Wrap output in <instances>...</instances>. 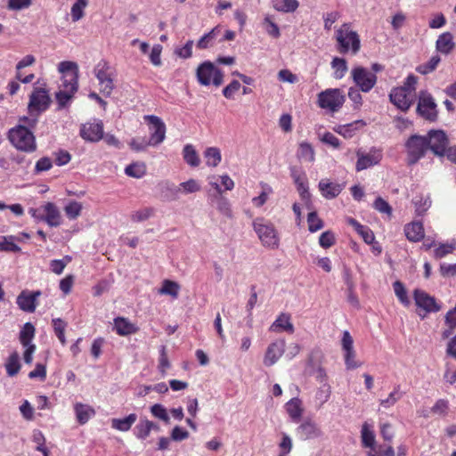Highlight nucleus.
Instances as JSON below:
<instances>
[{
    "label": "nucleus",
    "instance_id": "nucleus-1",
    "mask_svg": "<svg viewBox=\"0 0 456 456\" xmlns=\"http://www.w3.org/2000/svg\"><path fill=\"white\" fill-rule=\"evenodd\" d=\"M58 71L61 74V85L55 94L60 108L66 107L78 89V66L71 61H61Z\"/></svg>",
    "mask_w": 456,
    "mask_h": 456
},
{
    "label": "nucleus",
    "instance_id": "nucleus-2",
    "mask_svg": "<svg viewBox=\"0 0 456 456\" xmlns=\"http://www.w3.org/2000/svg\"><path fill=\"white\" fill-rule=\"evenodd\" d=\"M7 139L20 151L32 153L37 150L36 137L33 132L24 125H17L10 128Z\"/></svg>",
    "mask_w": 456,
    "mask_h": 456
},
{
    "label": "nucleus",
    "instance_id": "nucleus-3",
    "mask_svg": "<svg viewBox=\"0 0 456 456\" xmlns=\"http://www.w3.org/2000/svg\"><path fill=\"white\" fill-rule=\"evenodd\" d=\"M253 228L264 247L272 249L279 247V234L272 222L263 217H258L253 221Z\"/></svg>",
    "mask_w": 456,
    "mask_h": 456
},
{
    "label": "nucleus",
    "instance_id": "nucleus-4",
    "mask_svg": "<svg viewBox=\"0 0 456 456\" xmlns=\"http://www.w3.org/2000/svg\"><path fill=\"white\" fill-rule=\"evenodd\" d=\"M406 159L409 165L416 164L428 151V143L426 136L412 134L404 143Z\"/></svg>",
    "mask_w": 456,
    "mask_h": 456
},
{
    "label": "nucleus",
    "instance_id": "nucleus-5",
    "mask_svg": "<svg viewBox=\"0 0 456 456\" xmlns=\"http://www.w3.org/2000/svg\"><path fill=\"white\" fill-rule=\"evenodd\" d=\"M336 39L338 44V51L346 53L351 51L354 54L360 49V38L355 31L350 28L347 23L343 24L336 32Z\"/></svg>",
    "mask_w": 456,
    "mask_h": 456
},
{
    "label": "nucleus",
    "instance_id": "nucleus-6",
    "mask_svg": "<svg viewBox=\"0 0 456 456\" xmlns=\"http://www.w3.org/2000/svg\"><path fill=\"white\" fill-rule=\"evenodd\" d=\"M417 114L429 122H435L438 117L437 104L430 93L421 90L418 95Z\"/></svg>",
    "mask_w": 456,
    "mask_h": 456
},
{
    "label": "nucleus",
    "instance_id": "nucleus-7",
    "mask_svg": "<svg viewBox=\"0 0 456 456\" xmlns=\"http://www.w3.org/2000/svg\"><path fill=\"white\" fill-rule=\"evenodd\" d=\"M196 74L199 83L203 86L213 84L219 86L224 80L223 72L208 61L202 62L198 67Z\"/></svg>",
    "mask_w": 456,
    "mask_h": 456
},
{
    "label": "nucleus",
    "instance_id": "nucleus-8",
    "mask_svg": "<svg viewBox=\"0 0 456 456\" xmlns=\"http://www.w3.org/2000/svg\"><path fill=\"white\" fill-rule=\"evenodd\" d=\"M94 73L99 81L100 91L105 96H110L114 89V74L110 64L105 60H101L94 67Z\"/></svg>",
    "mask_w": 456,
    "mask_h": 456
},
{
    "label": "nucleus",
    "instance_id": "nucleus-9",
    "mask_svg": "<svg viewBox=\"0 0 456 456\" xmlns=\"http://www.w3.org/2000/svg\"><path fill=\"white\" fill-rule=\"evenodd\" d=\"M318 105L330 112L338 111L345 102V95L338 88H330L318 94Z\"/></svg>",
    "mask_w": 456,
    "mask_h": 456
},
{
    "label": "nucleus",
    "instance_id": "nucleus-10",
    "mask_svg": "<svg viewBox=\"0 0 456 456\" xmlns=\"http://www.w3.org/2000/svg\"><path fill=\"white\" fill-rule=\"evenodd\" d=\"M51 104V97L45 88L36 87L29 95L28 110L31 116L45 112Z\"/></svg>",
    "mask_w": 456,
    "mask_h": 456
},
{
    "label": "nucleus",
    "instance_id": "nucleus-11",
    "mask_svg": "<svg viewBox=\"0 0 456 456\" xmlns=\"http://www.w3.org/2000/svg\"><path fill=\"white\" fill-rule=\"evenodd\" d=\"M36 329L31 322H26L19 334V340L25 348L23 353V360L26 363L30 364L33 361V354L36 351V345L32 343L35 338Z\"/></svg>",
    "mask_w": 456,
    "mask_h": 456
},
{
    "label": "nucleus",
    "instance_id": "nucleus-12",
    "mask_svg": "<svg viewBox=\"0 0 456 456\" xmlns=\"http://www.w3.org/2000/svg\"><path fill=\"white\" fill-rule=\"evenodd\" d=\"M351 77L356 86L363 93L370 92L377 83L376 74L360 66L351 70Z\"/></svg>",
    "mask_w": 456,
    "mask_h": 456
},
{
    "label": "nucleus",
    "instance_id": "nucleus-13",
    "mask_svg": "<svg viewBox=\"0 0 456 456\" xmlns=\"http://www.w3.org/2000/svg\"><path fill=\"white\" fill-rule=\"evenodd\" d=\"M144 120L150 125L149 143L155 147L162 143L166 139L167 127L163 120L155 115L144 116Z\"/></svg>",
    "mask_w": 456,
    "mask_h": 456
},
{
    "label": "nucleus",
    "instance_id": "nucleus-14",
    "mask_svg": "<svg viewBox=\"0 0 456 456\" xmlns=\"http://www.w3.org/2000/svg\"><path fill=\"white\" fill-rule=\"evenodd\" d=\"M357 162L355 165L356 171L360 172L378 165L383 157L382 151L379 148L372 147L368 152L361 150L356 151Z\"/></svg>",
    "mask_w": 456,
    "mask_h": 456
},
{
    "label": "nucleus",
    "instance_id": "nucleus-15",
    "mask_svg": "<svg viewBox=\"0 0 456 456\" xmlns=\"http://www.w3.org/2000/svg\"><path fill=\"white\" fill-rule=\"evenodd\" d=\"M428 150L437 156H444L449 143L448 137L443 130H430L427 134Z\"/></svg>",
    "mask_w": 456,
    "mask_h": 456
},
{
    "label": "nucleus",
    "instance_id": "nucleus-16",
    "mask_svg": "<svg viewBox=\"0 0 456 456\" xmlns=\"http://www.w3.org/2000/svg\"><path fill=\"white\" fill-rule=\"evenodd\" d=\"M414 94L400 86L393 88L389 94L390 102L402 111L406 112L414 102Z\"/></svg>",
    "mask_w": 456,
    "mask_h": 456
},
{
    "label": "nucleus",
    "instance_id": "nucleus-17",
    "mask_svg": "<svg viewBox=\"0 0 456 456\" xmlns=\"http://www.w3.org/2000/svg\"><path fill=\"white\" fill-rule=\"evenodd\" d=\"M413 298L416 305L426 314L436 313L441 309L440 305L434 297H431L424 290L416 289L413 291Z\"/></svg>",
    "mask_w": 456,
    "mask_h": 456
},
{
    "label": "nucleus",
    "instance_id": "nucleus-18",
    "mask_svg": "<svg viewBox=\"0 0 456 456\" xmlns=\"http://www.w3.org/2000/svg\"><path fill=\"white\" fill-rule=\"evenodd\" d=\"M342 350L344 352L345 363L347 369H356L361 364L355 361V351L354 349V340L349 331L343 332L341 339Z\"/></svg>",
    "mask_w": 456,
    "mask_h": 456
},
{
    "label": "nucleus",
    "instance_id": "nucleus-19",
    "mask_svg": "<svg viewBox=\"0 0 456 456\" xmlns=\"http://www.w3.org/2000/svg\"><path fill=\"white\" fill-rule=\"evenodd\" d=\"M285 340L278 339L271 343L265 351L263 362L265 366H273L281 357L285 351Z\"/></svg>",
    "mask_w": 456,
    "mask_h": 456
},
{
    "label": "nucleus",
    "instance_id": "nucleus-20",
    "mask_svg": "<svg viewBox=\"0 0 456 456\" xmlns=\"http://www.w3.org/2000/svg\"><path fill=\"white\" fill-rule=\"evenodd\" d=\"M80 135L88 142H98L102 138L103 126L101 121L84 124L80 129Z\"/></svg>",
    "mask_w": 456,
    "mask_h": 456
},
{
    "label": "nucleus",
    "instance_id": "nucleus-21",
    "mask_svg": "<svg viewBox=\"0 0 456 456\" xmlns=\"http://www.w3.org/2000/svg\"><path fill=\"white\" fill-rule=\"evenodd\" d=\"M41 295L40 291H22L17 297V305L19 307L28 313H33L36 310L37 298Z\"/></svg>",
    "mask_w": 456,
    "mask_h": 456
},
{
    "label": "nucleus",
    "instance_id": "nucleus-22",
    "mask_svg": "<svg viewBox=\"0 0 456 456\" xmlns=\"http://www.w3.org/2000/svg\"><path fill=\"white\" fill-rule=\"evenodd\" d=\"M113 330L118 335L126 337L136 333L139 328L127 318L119 316L113 320Z\"/></svg>",
    "mask_w": 456,
    "mask_h": 456
},
{
    "label": "nucleus",
    "instance_id": "nucleus-23",
    "mask_svg": "<svg viewBox=\"0 0 456 456\" xmlns=\"http://www.w3.org/2000/svg\"><path fill=\"white\" fill-rule=\"evenodd\" d=\"M45 213L44 222L51 227H57L61 223V216L58 208L52 202H47L42 206Z\"/></svg>",
    "mask_w": 456,
    "mask_h": 456
},
{
    "label": "nucleus",
    "instance_id": "nucleus-24",
    "mask_svg": "<svg viewBox=\"0 0 456 456\" xmlns=\"http://www.w3.org/2000/svg\"><path fill=\"white\" fill-rule=\"evenodd\" d=\"M270 330L273 332L287 331L290 334L293 333L294 325L290 321V315L284 313L281 314L270 326Z\"/></svg>",
    "mask_w": 456,
    "mask_h": 456
},
{
    "label": "nucleus",
    "instance_id": "nucleus-25",
    "mask_svg": "<svg viewBox=\"0 0 456 456\" xmlns=\"http://www.w3.org/2000/svg\"><path fill=\"white\" fill-rule=\"evenodd\" d=\"M406 238L413 242H418L424 238L423 224L419 221L411 222L404 226Z\"/></svg>",
    "mask_w": 456,
    "mask_h": 456
},
{
    "label": "nucleus",
    "instance_id": "nucleus-26",
    "mask_svg": "<svg viewBox=\"0 0 456 456\" xmlns=\"http://www.w3.org/2000/svg\"><path fill=\"white\" fill-rule=\"evenodd\" d=\"M343 186L338 183L330 182L327 179H322L319 183V190L322 195L326 199L336 198L342 191Z\"/></svg>",
    "mask_w": 456,
    "mask_h": 456
},
{
    "label": "nucleus",
    "instance_id": "nucleus-27",
    "mask_svg": "<svg viewBox=\"0 0 456 456\" xmlns=\"http://www.w3.org/2000/svg\"><path fill=\"white\" fill-rule=\"evenodd\" d=\"M285 410L293 422L298 423L301 420L304 409L299 398L294 397L287 402Z\"/></svg>",
    "mask_w": 456,
    "mask_h": 456
},
{
    "label": "nucleus",
    "instance_id": "nucleus-28",
    "mask_svg": "<svg viewBox=\"0 0 456 456\" xmlns=\"http://www.w3.org/2000/svg\"><path fill=\"white\" fill-rule=\"evenodd\" d=\"M74 411L76 413L77 420L82 425L86 424L91 418L95 415V411L92 406L81 403H77L74 405Z\"/></svg>",
    "mask_w": 456,
    "mask_h": 456
},
{
    "label": "nucleus",
    "instance_id": "nucleus-29",
    "mask_svg": "<svg viewBox=\"0 0 456 456\" xmlns=\"http://www.w3.org/2000/svg\"><path fill=\"white\" fill-rule=\"evenodd\" d=\"M347 223L354 228L356 232L363 239L365 243L371 244L375 240L373 232L366 225L361 224L355 219L349 217Z\"/></svg>",
    "mask_w": 456,
    "mask_h": 456
},
{
    "label": "nucleus",
    "instance_id": "nucleus-30",
    "mask_svg": "<svg viewBox=\"0 0 456 456\" xmlns=\"http://www.w3.org/2000/svg\"><path fill=\"white\" fill-rule=\"evenodd\" d=\"M136 420L137 415L135 413H130L123 419H112L111 428L121 432H127Z\"/></svg>",
    "mask_w": 456,
    "mask_h": 456
},
{
    "label": "nucleus",
    "instance_id": "nucleus-31",
    "mask_svg": "<svg viewBox=\"0 0 456 456\" xmlns=\"http://www.w3.org/2000/svg\"><path fill=\"white\" fill-rule=\"evenodd\" d=\"M436 46L438 52L448 54L454 48L452 35L450 32H444L439 36Z\"/></svg>",
    "mask_w": 456,
    "mask_h": 456
},
{
    "label": "nucleus",
    "instance_id": "nucleus-32",
    "mask_svg": "<svg viewBox=\"0 0 456 456\" xmlns=\"http://www.w3.org/2000/svg\"><path fill=\"white\" fill-rule=\"evenodd\" d=\"M203 157L206 165L209 167H216L222 161L221 151L217 147H208L204 152Z\"/></svg>",
    "mask_w": 456,
    "mask_h": 456
},
{
    "label": "nucleus",
    "instance_id": "nucleus-33",
    "mask_svg": "<svg viewBox=\"0 0 456 456\" xmlns=\"http://www.w3.org/2000/svg\"><path fill=\"white\" fill-rule=\"evenodd\" d=\"M361 438L362 446L371 450L375 449V434L372 427L367 422L363 423L361 429Z\"/></svg>",
    "mask_w": 456,
    "mask_h": 456
},
{
    "label": "nucleus",
    "instance_id": "nucleus-34",
    "mask_svg": "<svg viewBox=\"0 0 456 456\" xmlns=\"http://www.w3.org/2000/svg\"><path fill=\"white\" fill-rule=\"evenodd\" d=\"M271 2L274 10L284 13L294 12L299 6L297 0H271Z\"/></svg>",
    "mask_w": 456,
    "mask_h": 456
},
{
    "label": "nucleus",
    "instance_id": "nucleus-35",
    "mask_svg": "<svg viewBox=\"0 0 456 456\" xmlns=\"http://www.w3.org/2000/svg\"><path fill=\"white\" fill-rule=\"evenodd\" d=\"M297 157L299 160L304 162H314L315 159V152L313 146L306 142H300L297 151Z\"/></svg>",
    "mask_w": 456,
    "mask_h": 456
},
{
    "label": "nucleus",
    "instance_id": "nucleus-36",
    "mask_svg": "<svg viewBox=\"0 0 456 456\" xmlns=\"http://www.w3.org/2000/svg\"><path fill=\"white\" fill-rule=\"evenodd\" d=\"M184 161L191 167H197L200 164V156L192 144H186L183 149Z\"/></svg>",
    "mask_w": 456,
    "mask_h": 456
},
{
    "label": "nucleus",
    "instance_id": "nucleus-37",
    "mask_svg": "<svg viewBox=\"0 0 456 456\" xmlns=\"http://www.w3.org/2000/svg\"><path fill=\"white\" fill-rule=\"evenodd\" d=\"M151 420L147 418H141L134 429L135 437L139 440H145L151 434Z\"/></svg>",
    "mask_w": 456,
    "mask_h": 456
},
{
    "label": "nucleus",
    "instance_id": "nucleus-38",
    "mask_svg": "<svg viewBox=\"0 0 456 456\" xmlns=\"http://www.w3.org/2000/svg\"><path fill=\"white\" fill-rule=\"evenodd\" d=\"M259 186L262 190L260 194L252 199V204L256 208H261L264 206L268 200L270 195L273 192V188L266 183L261 182L259 183Z\"/></svg>",
    "mask_w": 456,
    "mask_h": 456
},
{
    "label": "nucleus",
    "instance_id": "nucleus-39",
    "mask_svg": "<svg viewBox=\"0 0 456 456\" xmlns=\"http://www.w3.org/2000/svg\"><path fill=\"white\" fill-rule=\"evenodd\" d=\"M365 125L363 120H356L354 122L338 126L336 132L345 138H352L359 127Z\"/></svg>",
    "mask_w": 456,
    "mask_h": 456
},
{
    "label": "nucleus",
    "instance_id": "nucleus-40",
    "mask_svg": "<svg viewBox=\"0 0 456 456\" xmlns=\"http://www.w3.org/2000/svg\"><path fill=\"white\" fill-rule=\"evenodd\" d=\"M415 212L418 216H423L431 207L432 201L429 195H418L412 200Z\"/></svg>",
    "mask_w": 456,
    "mask_h": 456
},
{
    "label": "nucleus",
    "instance_id": "nucleus-41",
    "mask_svg": "<svg viewBox=\"0 0 456 456\" xmlns=\"http://www.w3.org/2000/svg\"><path fill=\"white\" fill-rule=\"evenodd\" d=\"M180 285L176 281L170 280H164L161 288L159 289V294L167 295L172 298L176 299L179 295Z\"/></svg>",
    "mask_w": 456,
    "mask_h": 456
},
{
    "label": "nucleus",
    "instance_id": "nucleus-42",
    "mask_svg": "<svg viewBox=\"0 0 456 456\" xmlns=\"http://www.w3.org/2000/svg\"><path fill=\"white\" fill-rule=\"evenodd\" d=\"M403 395L400 386L396 385L387 398L379 400V404L385 409H389L403 397Z\"/></svg>",
    "mask_w": 456,
    "mask_h": 456
},
{
    "label": "nucleus",
    "instance_id": "nucleus-43",
    "mask_svg": "<svg viewBox=\"0 0 456 456\" xmlns=\"http://www.w3.org/2000/svg\"><path fill=\"white\" fill-rule=\"evenodd\" d=\"M20 355L17 352H12L6 360L5 369L8 376H15L20 370Z\"/></svg>",
    "mask_w": 456,
    "mask_h": 456
},
{
    "label": "nucleus",
    "instance_id": "nucleus-44",
    "mask_svg": "<svg viewBox=\"0 0 456 456\" xmlns=\"http://www.w3.org/2000/svg\"><path fill=\"white\" fill-rule=\"evenodd\" d=\"M125 174L134 178H142L146 174V165L144 162H134L125 168Z\"/></svg>",
    "mask_w": 456,
    "mask_h": 456
},
{
    "label": "nucleus",
    "instance_id": "nucleus-45",
    "mask_svg": "<svg viewBox=\"0 0 456 456\" xmlns=\"http://www.w3.org/2000/svg\"><path fill=\"white\" fill-rule=\"evenodd\" d=\"M331 67L334 69V77L341 79L347 71V63L345 59L335 57L331 61Z\"/></svg>",
    "mask_w": 456,
    "mask_h": 456
},
{
    "label": "nucleus",
    "instance_id": "nucleus-46",
    "mask_svg": "<svg viewBox=\"0 0 456 456\" xmlns=\"http://www.w3.org/2000/svg\"><path fill=\"white\" fill-rule=\"evenodd\" d=\"M88 4L87 0H76L71 6V18L74 22L78 21L84 17L85 9Z\"/></svg>",
    "mask_w": 456,
    "mask_h": 456
},
{
    "label": "nucleus",
    "instance_id": "nucleus-47",
    "mask_svg": "<svg viewBox=\"0 0 456 456\" xmlns=\"http://www.w3.org/2000/svg\"><path fill=\"white\" fill-rule=\"evenodd\" d=\"M0 251L20 252V248L15 243L14 236H0Z\"/></svg>",
    "mask_w": 456,
    "mask_h": 456
},
{
    "label": "nucleus",
    "instance_id": "nucleus-48",
    "mask_svg": "<svg viewBox=\"0 0 456 456\" xmlns=\"http://www.w3.org/2000/svg\"><path fill=\"white\" fill-rule=\"evenodd\" d=\"M297 432L303 439H309L317 435V428L314 423L306 421L298 427Z\"/></svg>",
    "mask_w": 456,
    "mask_h": 456
},
{
    "label": "nucleus",
    "instance_id": "nucleus-49",
    "mask_svg": "<svg viewBox=\"0 0 456 456\" xmlns=\"http://www.w3.org/2000/svg\"><path fill=\"white\" fill-rule=\"evenodd\" d=\"M150 411L154 418L164 421L166 424L169 423L170 418L167 410L164 405L160 403H155L151 406Z\"/></svg>",
    "mask_w": 456,
    "mask_h": 456
},
{
    "label": "nucleus",
    "instance_id": "nucleus-50",
    "mask_svg": "<svg viewBox=\"0 0 456 456\" xmlns=\"http://www.w3.org/2000/svg\"><path fill=\"white\" fill-rule=\"evenodd\" d=\"M393 288H394L395 294L397 297V298L399 299V301L404 306H409L411 304V301L408 297L407 291L405 289L404 285L401 281H396L393 283Z\"/></svg>",
    "mask_w": 456,
    "mask_h": 456
},
{
    "label": "nucleus",
    "instance_id": "nucleus-51",
    "mask_svg": "<svg viewBox=\"0 0 456 456\" xmlns=\"http://www.w3.org/2000/svg\"><path fill=\"white\" fill-rule=\"evenodd\" d=\"M200 183L197 180L189 179L188 181L181 183L177 191H182L184 194H189L200 191Z\"/></svg>",
    "mask_w": 456,
    "mask_h": 456
},
{
    "label": "nucleus",
    "instance_id": "nucleus-52",
    "mask_svg": "<svg viewBox=\"0 0 456 456\" xmlns=\"http://www.w3.org/2000/svg\"><path fill=\"white\" fill-rule=\"evenodd\" d=\"M308 230L311 232H316L323 228V221L319 218L315 211H311L307 216Z\"/></svg>",
    "mask_w": 456,
    "mask_h": 456
},
{
    "label": "nucleus",
    "instance_id": "nucleus-53",
    "mask_svg": "<svg viewBox=\"0 0 456 456\" xmlns=\"http://www.w3.org/2000/svg\"><path fill=\"white\" fill-rule=\"evenodd\" d=\"M263 24L266 33L273 38H279L281 31L278 25L273 22L269 15H266L264 19Z\"/></svg>",
    "mask_w": 456,
    "mask_h": 456
},
{
    "label": "nucleus",
    "instance_id": "nucleus-54",
    "mask_svg": "<svg viewBox=\"0 0 456 456\" xmlns=\"http://www.w3.org/2000/svg\"><path fill=\"white\" fill-rule=\"evenodd\" d=\"M53 326L54 330V333L57 336L58 339L62 345L66 344V338H65V328L66 323L61 318H56L53 320Z\"/></svg>",
    "mask_w": 456,
    "mask_h": 456
},
{
    "label": "nucleus",
    "instance_id": "nucleus-55",
    "mask_svg": "<svg viewBox=\"0 0 456 456\" xmlns=\"http://www.w3.org/2000/svg\"><path fill=\"white\" fill-rule=\"evenodd\" d=\"M297 191L300 194V197L303 201H305L306 208L311 209V202H310V192L308 191L307 180L305 179L297 183H296Z\"/></svg>",
    "mask_w": 456,
    "mask_h": 456
},
{
    "label": "nucleus",
    "instance_id": "nucleus-56",
    "mask_svg": "<svg viewBox=\"0 0 456 456\" xmlns=\"http://www.w3.org/2000/svg\"><path fill=\"white\" fill-rule=\"evenodd\" d=\"M297 191L300 194V197L303 201H305L306 208L311 209V202H310V192L308 191L307 180L305 179L297 183H296Z\"/></svg>",
    "mask_w": 456,
    "mask_h": 456
},
{
    "label": "nucleus",
    "instance_id": "nucleus-57",
    "mask_svg": "<svg viewBox=\"0 0 456 456\" xmlns=\"http://www.w3.org/2000/svg\"><path fill=\"white\" fill-rule=\"evenodd\" d=\"M217 31H218V28H215L208 33L202 36L197 43V47L200 49L208 48L212 45V42H213L214 38L216 37Z\"/></svg>",
    "mask_w": 456,
    "mask_h": 456
},
{
    "label": "nucleus",
    "instance_id": "nucleus-58",
    "mask_svg": "<svg viewBox=\"0 0 456 456\" xmlns=\"http://www.w3.org/2000/svg\"><path fill=\"white\" fill-rule=\"evenodd\" d=\"M330 393V387L328 384L322 385L315 394V401L322 406L329 400Z\"/></svg>",
    "mask_w": 456,
    "mask_h": 456
},
{
    "label": "nucleus",
    "instance_id": "nucleus-59",
    "mask_svg": "<svg viewBox=\"0 0 456 456\" xmlns=\"http://www.w3.org/2000/svg\"><path fill=\"white\" fill-rule=\"evenodd\" d=\"M193 41L188 40L183 46L176 47L174 51L175 54L182 59H189L192 55Z\"/></svg>",
    "mask_w": 456,
    "mask_h": 456
},
{
    "label": "nucleus",
    "instance_id": "nucleus-60",
    "mask_svg": "<svg viewBox=\"0 0 456 456\" xmlns=\"http://www.w3.org/2000/svg\"><path fill=\"white\" fill-rule=\"evenodd\" d=\"M455 249L454 244L442 243L434 250V256L437 259L443 258L445 256L452 253Z\"/></svg>",
    "mask_w": 456,
    "mask_h": 456
},
{
    "label": "nucleus",
    "instance_id": "nucleus-61",
    "mask_svg": "<svg viewBox=\"0 0 456 456\" xmlns=\"http://www.w3.org/2000/svg\"><path fill=\"white\" fill-rule=\"evenodd\" d=\"M64 210L69 219H75L80 215L82 205L77 201H71L65 207Z\"/></svg>",
    "mask_w": 456,
    "mask_h": 456
},
{
    "label": "nucleus",
    "instance_id": "nucleus-62",
    "mask_svg": "<svg viewBox=\"0 0 456 456\" xmlns=\"http://www.w3.org/2000/svg\"><path fill=\"white\" fill-rule=\"evenodd\" d=\"M153 213V210L149 208L136 210L131 214V220L133 222H142L149 219Z\"/></svg>",
    "mask_w": 456,
    "mask_h": 456
},
{
    "label": "nucleus",
    "instance_id": "nucleus-63",
    "mask_svg": "<svg viewBox=\"0 0 456 456\" xmlns=\"http://www.w3.org/2000/svg\"><path fill=\"white\" fill-rule=\"evenodd\" d=\"M335 235L330 231L322 232L319 238V244L323 248H329L335 244Z\"/></svg>",
    "mask_w": 456,
    "mask_h": 456
},
{
    "label": "nucleus",
    "instance_id": "nucleus-64",
    "mask_svg": "<svg viewBox=\"0 0 456 456\" xmlns=\"http://www.w3.org/2000/svg\"><path fill=\"white\" fill-rule=\"evenodd\" d=\"M370 456H395V451L392 446L379 445L371 450Z\"/></svg>",
    "mask_w": 456,
    "mask_h": 456
}]
</instances>
